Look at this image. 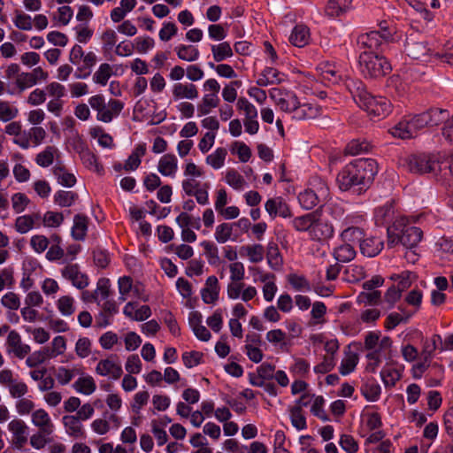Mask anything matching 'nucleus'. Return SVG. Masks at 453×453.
Returning <instances> with one entry per match:
<instances>
[{"label": "nucleus", "instance_id": "obj_1", "mask_svg": "<svg viewBox=\"0 0 453 453\" xmlns=\"http://www.w3.org/2000/svg\"><path fill=\"white\" fill-rule=\"evenodd\" d=\"M378 164L373 158H357L347 164L338 173L336 181L342 191L361 194L373 182Z\"/></svg>", "mask_w": 453, "mask_h": 453}, {"label": "nucleus", "instance_id": "obj_2", "mask_svg": "<svg viewBox=\"0 0 453 453\" xmlns=\"http://www.w3.org/2000/svg\"><path fill=\"white\" fill-rule=\"evenodd\" d=\"M388 246L393 248L401 243L409 250L415 248L422 240V230L412 226L408 218H397L391 226H388Z\"/></svg>", "mask_w": 453, "mask_h": 453}, {"label": "nucleus", "instance_id": "obj_3", "mask_svg": "<svg viewBox=\"0 0 453 453\" xmlns=\"http://www.w3.org/2000/svg\"><path fill=\"white\" fill-rule=\"evenodd\" d=\"M359 69L365 78L378 79L388 74L390 63L380 53L362 51L358 57Z\"/></svg>", "mask_w": 453, "mask_h": 453}, {"label": "nucleus", "instance_id": "obj_4", "mask_svg": "<svg viewBox=\"0 0 453 453\" xmlns=\"http://www.w3.org/2000/svg\"><path fill=\"white\" fill-rule=\"evenodd\" d=\"M407 166L411 173L424 174V173H434L441 172L442 167L439 160L433 155L429 154H415L411 155L407 158ZM451 174V167L445 165L443 168L444 175H447L446 170Z\"/></svg>", "mask_w": 453, "mask_h": 453}, {"label": "nucleus", "instance_id": "obj_5", "mask_svg": "<svg viewBox=\"0 0 453 453\" xmlns=\"http://www.w3.org/2000/svg\"><path fill=\"white\" fill-rule=\"evenodd\" d=\"M391 43L389 33L380 35L377 31L361 34L357 38L358 50L368 52L382 53Z\"/></svg>", "mask_w": 453, "mask_h": 453}, {"label": "nucleus", "instance_id": "obj_6", "mask_svg": "<svg viewBox=\"0 0 453 453\" xmlns=\"http://www.w3.org/2000/svg\"><path fill=\"white\" fill-rule=\"evenodd\" d=\"M323 82L328 84H338L348 75L345 65L339 61L326 60L320 62L316 68Z\"/></svg>", "mask_w": 453, "mask_h": 453}, {"label": "nucleus", "instance_id": "obj_7", "mask_svg": "<svg viewBox=\"0 0 453 453\" xmlns=\"http://www.w3.org/2000/svg\"><path fill=\"white\" fill-rule=\"evenodd\" d=\"M359 107L365 110L369 115L383 119L392 111L390 101L384 96H374L369 94L365 101Z\"/></svg>", "mask_w": 453, "mask_h": 453}, {"label": "nucleus", "instance_id": "obj_8", "mask_svg": "<svg viewBox=\"0 0 453 453\" xmlns=\"http://www.w3.org/2000/svg\"><path fill=\"white\" fill-rule=\"evenodd\" d=\"M61 275L71 281L72 285L78 289H84L89 284L88 276L81 271L78 264H68L61 269Z\"/></svg>", "mask_w": 453, "mask_h": 453}, {"label": "nucleus", "instance_id": "obj_9", "mask_svg": "<svg viewBox=\"0 0 453 453\" xmlns=\"http://www.w3.org/2000/svg\"><path fill=\"white\" fill-rule=\"evenodd\" d=\"M403 216L395 215L394 200H389L383 205L374 209L373 218L375 225L379 226H387L388 227V226H391L397 218Z\"/></svg>", "mask_w": 453, "mask_h": 453}, {"label": "nucleus", "instance_id": "obj_10", "mask_svg": "<svg viewBox=\"0 0 453 453\" xmlns=\"http://www.w3.org/2000/svg\"><path fill=\"white\" fill-rule=\"evenodd\" d=\"M334 233L333 225L326 220L320 219L317 214L309 233V237L311 241L323 242L332 238Z\"/></svg>", "mask_w": 453, "mask_h": 453}, {"label": "nucleus", "instance_id": "obj_11", "mask_svg": "<svg viewBox=\"0 0 453 453\" xmlns=\"http://www.w3.org/2000/svg\"><path fill=\"white\" fill-rule=\"evenodd\" d=\"M265 209L272 219L278 216L284 219L291 217L290 208L281 196L268 199Z\"/></svg>", "mask_w": 453, "mask_h": 453}, {"label": "nucleus", "instance_id": "obj_12", "mask_svg": "<svg viewBox=\"0 0 453 453\" xmlns=\"http://www.w3.org/2000/svg\"><path fill=\"white\" fill-rule=\"evenodd\" d=\"M9 430L12 433V445L15 449H20L27 441V426L21 419H13L8 425Z\"/></svg>", "mask_w": 453, "mask_h": 453}, {"label": "nucleus", "instance_id": "obj_13", "mask_svg": "<svg viewBox=\"0 0 453 453\" xmlns=\"http://www.w3.org/2000/svg\"><path fill=\"white\" fill-rule=\"evenodd\" d=\"M8 351L13 354L19 359L24 358L29 352L30 347L21 342V337L18 332L12 330L7 337Z\"/></svg>", "mask_w": 453, "mask_h": 453}, {"label": "nucleus", "instance_id": "obj_14", "mask_svg": "<svg viewBox=\"0 0 453 453\" xmlns=\"http://www.w3.org/2000/svg\"><path fill=\"white\" fill-rule=\"evenodd\" d=\"M96 372L101 376H110L118 380L122 375V368L112 358L100 360L96 368Z\"/></svg>", "mask_w": 453, "mask_h": 453}, {"label": "nucleus", "instance_id": "obj_15", "mask_svg": "<svg viewBox=\"0 0 453 453\" xmlns=\"http://www.w3.org/2000/svg\"><path fill=\"white\" fill-rule=\"evenodd\" d=\"M359 248L364 256L373 257L381 252L384 248V242L380 237L364 238Z\"/></svg>", "mask_w": 453, "mask_h": 453}, {"label": "nucleus", "instance_id": "obj_16", "mask_svg": "<svg viewBox=\"0 0 453 453\" xmlns=\"http://www.w3.org/2000/svg\"><path fill=\"white\" fill-rule=\"evenodd\" d=\"M406 54L412 59L426 61L430 49L425 42H407L404 46Z\"/></svg>", "mask_w": 453, "mask_h": 453}, {"label": "nucleus", "instance_id": "obj_17", "mask_svg": "<svg viewBox=\"0 0 453 453\" xmlns=\"http://www.w3.org/2000/svg\"><path fill=\"white\" fill-rule=\"evenodd\" d=\"M346 88L351 94L354 101L359 106L366 96L370 94L365 88V85L361 80L358 79H348L345 81Z\"/></svg>", "mask_w": 453, "mask_h": 453}, {"label": "nucleus", "instance_id": "obj_18", "mask_svg": "<svg viewBox=\"0 0 453 453\" xmlns=\"http://www.w3.org/2000/svg\"><path fill=\"white\" fill-rule=\"evenodd\" d=\"M97 62L96 55L93 51H88L81 58V64L77 65L74 73L76 79H87L92 73L93 67Z\"/></svg>", "mask_w": 453, "mask_h": 453}, {"label": "nucleus", "instance_id": "obj_19", "mask_svg": "<svg viewBox=\"0 0 453 453\" xmlns=\"http://www.w3.org/2000/svg\"><path fill=\"white\" fill-rule=\"evenodd\" d=\"M284 81V74L273 67H265L258 75L256 83L258 87L280 84Z\"/></svg>", "mask_w": 453, "mask_h": 453}, {"label": "nucleus", "instance_id": "obj_20", "mask_svg": "<svg viewBox=\"0 0 453 453\" xmlns=\"http://www.w3.org/2000/svg\"><path fill=\"white\" fill-rule=\"evenodd\" d=\"M62 422L69 436L81 439L86 437L81 420L76 418V416L65 415L62 418Z\"/></svg>", "mask_w": 453, "mask_h": 453}, {"label": "nucleus", "instance_id": "obj_21", "mask_svg": "<svg viewBox=\"0 0 453 453\" xmlns=\"http://www.w3.org/2000/svg\"><path fill=\"white\" fill-rule=\"evenodd\" d=\"M32 423L39 428L42 433L51 434L54 431V425L48 412L43 409L36 410L32 414Z\"/></svg>", "mask_w": 453, "mask_h": 453}, {"label": "nucleus", "instance_id": "obj_22", "mask_svg": "<svg viewBox=\"0 0 453 453\" xmlns=\"http://www.w3.org/2000/svg\"><path fill=\"white\" fill-rule=\"evenodd\" d=\"M88 221L89 219L85 214L78 213L74 215L71 234L75 241L85 240L88 228Z\"/></svg>", "mask_w": 453, "mask_h": 453}, {"label": "nucleus", "instance_id": "obj_23", "mask_svg": "<svg viewBox=\"0 0 453 453\" xmlns=\"http://www.w3.org/2000/svg\"><path fill=\"white\" fill-rule=\"evenodd\" d=\"M173 96L174 100L183 98L196 99L198 97V90L193 83H175L173 87Z\"/></svg>", "mask_w": 453, "mask_h": 453}, {"label": "nucleus", "instance_id": "obj_24", "mask_svg": "<svg viewBox=\"0 0 453 453\" xmlns=\"http://www.w3.org/2000/svg\"><path fill=\"white\" fill-rule=\"evenodd\" d=\"M310 29L307 26L303 24L295 26L289 36V42L291 44L299 48L307 45L310 42Z\"/></svg>", "mask_w": 453, "mask_h": 453}, {"label": "nucleus", "instance_id": "obj_25", "mask_svg": "<svg viewBox=\"0 0 453 453\" xmlns=\"http://www.w3.org/2000/svg\"><path fill=\"white\" fill-rule=\"evenodd\" d=\"M158 172L168 177H174L178 170V159L173 154H165L158 161Z\"/></svg>", "mask_w": 453, "mask_h": 453}, {"label": "nucleus", "instance_id": "obj_26", "mask_svg": "<svg viewBox=\"0 0 453 453\" xmlns=\"http://www.w3.org/2000/svg\"><path fill=\"white\" fill-rule=\"evenodd\" d=\"M320 111L321 109L317 104L311 103L300 104L298 101V106L295 111L293 118L299 120L314 119L320 114Z\"/></svg>", "mask_w": 453, "mask_h": 453}, {"label": "nucleus", "instance_id": "obj_27", "mask_svg": "<svg viewBox=\"0 0 453 453\" xmlns=\"http://www.w3.org/2000/svg\"><path fill=\"white\" fill-rule=\"evenodd\" d=\"M353 0H328L326 5V13L329 17H338L352 7Z\"/></svg>", "mask_w": 453, "mask_h": 453}, {"label": "nucleus", "instance_id": "obj_28", "mask_svg": "<svg viewBox=\"0 0 453 453\" xmlns=\"http://www.w3.org/2000/svg\"><path fill=\"white\" fill-rule=\"evenodd\" d=\"M52 173L58 183L64 187L72 188L76 184V177L74 174L69 173L64 165H56L52 168Z\"/></svg>", "mask_w": 453, "mask_h": 453}, {"label": "nucleus", "instance_id": "obj_29", "mask_svg": "<svg viewBox=\"0 0 453 453\" xmlns=\"http://www.w3.org/2000/svg\"><path fill=\"white\" fill-rule=\"evenodd\" d=\"M266 259L269 266L274 271H280L283 265V259L277 243L271 242L267 245Z\"/></svg>", "mask_w": 453, "mask_h": 453}, {"label": "nucleus", "instance_id": "obj_30", "mask_svg": "<svg viewBox=\"0 0 453 453\" xmlns=\"http://www.w3.org/2000/svg\"><path fill=\"white\" fill-rule=\"evenodd\" d=\"M317 217V212L312 211L302 216L294 218L290 224L292 227L297 232H307L311 231V226L314 223V219Z\"/></svg>", "mask_w": 453, "mask_h": 453}, {"label": "nucleus", "instance_id": "obj_31", "mask_svg": "<svg viewBox=\"0 0 453 453\" xmlns=\"http://www.w3.org/2000/svg\"><path fill=\"white\" fill-rule=\"evenodd\" d=\"M365 237L364 229L359 226H347L341 234L342 242L351 243L355 246L356 243H359Z\"/></svg>", "mask_w": 453, "mask_h": 453}, {"label": "nucleus", "instance_id": "obj_32", "mask_svg": "<svg viewBox=\"0 0 453 453\" xmlns=\"http://www.w3.org/2000/svg\"><path fill=\"white\" fill-rule=\"evenodd\" d=\"M355 246L351 243L343 242L334 250V257L340 263H348L356 257Z\"/></svg>", "mask_w": 453, "mask_h": 453}, {"label": "nucleus", "instance_id": "obj_33", "mask_svg": "<svg viewBox=\"0 0 453 453\" xmlns=\"http://www.w3.org/2000/svg\"><path fill=\"white\" fill-rule=\"evenodd\" d=\"M79 199L74 191L58 190L54 194L53 202L59 207H71Z\"/></svg>", "mask_w": 453, "mask_h": 453}, {"label": "nucleus", "instance_id": "obj_34", "mask_svg": "<svg viewBox=\"0 0 453 453\" xmlns=\"http://www.w3.org/2000/svg\"><path fill=\"white\" fill-rule=\"evenodd\" d=\"M178 58L188 62H194L199 58L200 52L194 45L180 44L174 48Z\"/></svg>", "mask_w": 453, "mask_h": 453}, {"label": "nucleus", "instance_id": "obj_35", "mask_svg": "<svg viewBox=\"0 0 453 453\" xmlns=\"http://www.w3.org/2000/svg\"><path fill=\"white\" fill-rule=\"evenodd\" d=\"M298 202L304 210H311L322 201L314 189L307 188L298 195Z\"/></svg>", "mask_w": 453, "mask_h": 453}, {"label": "nucleus", "instance_id": "obj_36", "mask_svg": "<svg viewBox=\"0 0 453 453\" xmlns=\"http://www.w3.org/2000/svg\"><path fill=\"white\" fill-rule=\"evenodd\" d=\"M361 392L364 397L369 402H376L379 400L381 393V388L375 380L366 381L361 387Z\"/></svg>", "mask_w": 453, "mask_h": 453}, {"label": "nucleus", "instance_id": "obj_37", "mask_svg": "<svg viewBox=\"0 0 453 453\" xmlns=\"http://www.w3.org/2000/svg\"><path fill=\"white\" fill-rule=\"evenodd\" d=\"M73 388L83 395H89L96 389V382L92 376L80 377L73 385Z\"/></svg>", "mask_w": 453, "mask_h": 453}, {"label": "nucleus", "instance_id": "obj_38", "mask_svg": "<svg viewBox=\"0 0 453 453\" xmlns=\"http://www.w3.org/2000/svg\"><path fill=\"white\" fill-rule=\"evenodd\" d=\"M264 247L261 244L245 245L240 249L242 256H248L251 263H259L264 258Z\"/></svg>", "mask_w": 453, "mask_h": 453}, {"label": "nucleus", "instance_id": "obj_39", "mask_svg": "<svg viewBox=\"0 0 453 453\" xmlns=\"http://www.w3.org/2000/svg\"><path fill=\"white\" fill-rule=\"evenodd\" d=\"M234 225L232 223H221L215 230V239L219 243H225L228 240L236 241L238 235L233 236Z\"/></svg>", "mask_w": 453, "mask_h": 453}, {"label": "nucleus", "instance_id": "obj_40", "mask_svg": "<svg viewBox=\"0 0 453 453\" xmlns=\"http://www.w3.org/2000/svg\"><path fill=\"white\" fill-rule=\"evenodd\" d=\"M213 59L219 63L226 58L233 57L234 52L228 42H223L219 44L211 45Z\"/></svg>", "mask_w": 453, "mask_h": 453}, {"label": "nucleus", "instance_id": "obj_41", "mask_svg": "<svg viewBox=\"0 0 453 453\" xmlns=\"http://www.w3.org/2000/svg\"><path fill=\"white\" fill-rule=\"evenodd\" d=\"M40 219L38 213L19 216L15 220V229L19 234H26L34 227L35 220Z\"/></svg>", "mask_w": 453, "mask_h": 453}, {"label": "nucleus", "instance_id": "obj_42", "mask_svg": "<svg viewBox=\"0 0 453 453\" xmlns=\"http://www.w3.org/2000/svg\"><path fill=\"white\" fill-rule=\"evenodd\" d=\"M393 136L401 139H409L414 137L416 134L412 128H411L407 119L402 120L390 129Z\"/></svg>", "mask_w": 453, "mask_h": 453}, {"label": "nucleus", "instance_id": "obj_43", "mask_svg": "<svg viewBox=\"0 0 453 453\" xmlns=\"http://www.w3.org/2000/svg\"><path fill=\"white\" fill-rule=\"evenodd\" d=\"M55 146H47L42 151L38 153L35 157V162L42 167H48L52 165L55 154L58 152Z\"/></svg>", "mask_w": 453, "mask_h": 453}, {"label": "nucleus", "instance_id": "obj_44", "mask_svg": "<svg viewBox=\"0 0 453 453\" xmlns=\"http://www.w3.org/2000/svg\"><path fill=\"white\" fill-rule=\"evenodd\" d=\"M370 148L371 144L367 141L353 139L347 144L345 152L349 155L355 156L363 152H367Z\"/></svg>", "mask_w": 453, "mask_h": 453}, {"label": "nucleus", "instance_id": "obj_45", "mask_svg": "<svg viewBox=\"0 0 453 453\" xmlns=\"http://www.w3.org/2000/svg\"><path fill=\"white\" fill-rule=\"evenodd\" d=\"M200 245L204 250V254L211 265H218L220 263L218 247L210 241H203Z\"/></svg>", "mask_w": 453, "mask_h": 453}, {"label": "nucleus", "instance_id": "obj_46", "mask_svg": "<svg viewBox=\"0 0 453 453\" xmlns=\"http://www.w3.org/2000/svg\"><path fill=\"white\" fill-rule=\"evenodd\" d=\"M227 151L225 148H218L206 157V163L214 169H219L224 165Z\"/></svg>", "mask_w": 453, "mask_h": 453}, {"label": "nucleus", "instance_id": "obj_47", "mask_svg": "<svg viewBox=\"0 0 453 453\" xmlns=\"http://www.w3.org/2000/svg\"><path fill=\"white\" fill-rule=\"evenodd\" d=\"M358 363V356L357 353L349 352L341 362L339 367L342 375H348L352 372Z\"/></svg>", "mask_w": 453, "mask_h": 453}, {"label": "nucleus", "instance_id": "obj_48", "mask_svg": "<svg viewBox=\"0 0 453 453\" xmlns=\"http://www.w3.org/2000/svg\"><path fill=\"white\" fill-rule=\"evenodd\" d=\"M111 74V66L107 63L101 64L93 75V81L101 86H105Z\"/></svg>", "mask_w": 453, "mask_h": 453}, {"label": "nucleus", "instance_id": "obj_49", "mask_svg": "<svg viewBox=\"0 0 453 453\" xmlns=\"http://www.w3.org/2000/svg\"><path fill=\"white\" fill-rule=\"evenodd\" d=\"M64 219L65 218L62 212L48 211L42 217V225L45 227L56 228L63 224Z\"/></svg>", "mask_w": 453, "mask_h": 453}, {"label": "nucleus", "instance_id": "obj_50", "mask_svg": "<svg viewBox=\"0 0 453 453\" xmlns=\"http://www.w3.org/2000/svg\"><path fill=\"white\" fill-rule=\"evenodd\" d=\"M311 185L312 189L315 190V194L320 198L322 202L326 201L329 196V188L325 180L320 177H313Z\"/></svg>", "mask_w": 453, "mask_h": 453}, {"label": "nucleus", "instance_id": "obj_51", "mask_svg": "<svg viewBox=\"0 0 453 453\" xmlns=\"http://www.w3.org/2000/svg\"><path fill=\"white\" fill-rule=\"evenodd\" d=\"M291 424L297 430H304L307 428L306 418L303 414L301 406H294L290 410Z\"/></svg>", "mask_w": 453, "mask_h": 453}, {"label": "nucleus", "instance_id": "obj_52", "mask_svg": "<svg viewBox=\"0 0 453 453\" xmlns=\"http://www.w3.org/2000/svg\"><path fill=\"white\" fill-rule=\"evenodd\" d=\"M298 98L295 93L289 91L284 96V98L278 104V107L286 112L295 113L296 107L298 106Z\"/></svg>", "mask_w": 453, "mask_h": 453}, {"label": "nucleus", "instance_id": "obj_53", "mask_svg": "<svg viewBox=\"0 0 453 453\" xmlns=\"http://www.w3.org/2000/svg\"><path fill=\"white\" fill-rule=\"evenodd\" d=\"M411 316V313L402 315L398 312H391L385 320V327L387 330H392L401 323H407Z\"/></svg>", "mask_w": 453, "mask_h": 453}, {"label": "nucleus", "instance_id": "obj_54", "mask_svg": "<svg viewBox=\"0 0 453 453\" xmlns=\"http://www.w3.org/2000/svg\"><path fill=\"white\" fill-rule=\"evenodd\" d=\"M380 377L385 387L391 388L401 379V373L395 368L384 367L380 371Z\"/></svg>", "mask_w": 453, "mask_h": 453}, {"label": "nucleus", "instance_id": "obj_55", "mask_svg": "<svg viewBox=\"0 0 453 453\" xmlns=\"http://www.w3.org/2000/svg\"><path fill=\"white\" fill-rule=\"evenodd\" d=\"M365 358L367 359L365 370L368 372L375 373L382 362V353L380 352V349H373L365 355Z\"/></svg>", "mask_w": 453, "mask_h": 453}, {"label": "nucleus", "instance_id": "obj_56", "mask_svg": "<svg viewBox=\"0 0 453 453\" xmlns=\"http://www.w3.org/2000/svg\"><path fill=\"white\" fill-rule=\"evenodd\" d=\"M92 255L94 263L97 267L104 269L110 264V254L106 250L97 247L93 250Z\"/></svg>", "mask_w": 453, "mask_h": 453}, {"label": "nucleus", "instance_id": "obj_57", "mask_svg": "<svg viewBox=\"0 0 453 453\" xmlns=\"http://www.w3.org/2000/svg\"><path fill=\"white\" fill-rule=\"evenodd\" d=\"M426 113L427 114L428 126L431 127L437 126L443 121L445 122L448 116V111L446 110L439 108L430 109L429 111H426Z\"/></svg>", "mask_w": 453, "mask_h": 453}, {"label": "nucleus", "instance_id": "obj_58", "mask_svg": "<svg viewBox=\"0 0 453 453\" xmlns=\"http://www.w3.org/2000/svg\"><path fill=\"white\" fill-rule=\"evenodd\" d=\"M240 111H243L245 119H257V108L245 97H240L236 104Z\"/></svg>", "mask_w": 453, "mask_h": 453}, {"label": "nucleus", "instance_id": "obj_59", "mask_svg": "<svg viewBox=\"0 0 453 453\" xmlns=\"http://www.w3.org/2000/svg\"><path fill=\"white\" fill-rule=\"evenodd\" d=\"M19 114L16 107L10 105L9 102L0 100V120L3 122L15 119Z\"/></svg>", "mask_w": 453, "mask_h": 453}, {"label": "nucleus", "instance_id": "obj_60", "mask_svg": "<svg viewBox=\"0 0 453 453\" xmlns=\"http://www.w3.org/2000/svg\"><path fill=\"white\" fill-rule=\"evenodd\" d=\"M443 347L442 339L440 334H434L429 341H426L424 345L422 355L428 356L431 358L434 350L440 349Z\"/></svg>", "mask_w": 453, "mask_h": 453}, {"label": "nucleus", "instance_id": "obj_61", "mask_svg": "<svg viewBox=\"0 0 453 453\" xmlns=\"http://www.w3.org/2000/svg\"><path fill=\"white\" fill-rule=\"evenodd\" d=\"M203 356L199 351H186L182 354V361L187 368H192L202 363Z\"/></svg>", "mask_w": 453, "mask_h": 453}, {"label": "nucleus", "instance_id": "obj_62", "mask_svg": "<svg viewBox=\"0 0 453 453\" xmlns=\"http://www.w3.org/2000/svg\"><path fill=\"white\" fill-rule=\"evenodd\" d=\"M73 298L70 296H63L58 301V309L64 316H70L74 312Z\"/></svg>", "mask_w": 453, "mask_h": 453}, {"label": "nucleus", "instance_id": "obj_63", "mask_svg": "<svg viewBox=\"0 0 453 453\" xmlns=\"http://www.w3.org/2000/svg\"><path fill=\"white\" fill-rule=\"evenodd\" d=\"M103 50L104 52L111 51L116 44L117 35L112 29H106L101 35Z\"/></svg>", "mask_w": 453, "mask_h": 453}, {"label": "nucleus", "instance_id": "obj_64", "mask_svg": "<svg viewBox=\"0 0 453 453\" xmlns=\"http://www.w3.org/2000/svg\"><path fill=\"white\" fill-rule=\"evenodd\" d=\"M339 444L347 453H356L358 450V443L352 435H341Z\"/></svg>", "mask_w": 453, "mask_h": 453}]
</instances>
